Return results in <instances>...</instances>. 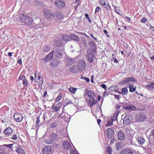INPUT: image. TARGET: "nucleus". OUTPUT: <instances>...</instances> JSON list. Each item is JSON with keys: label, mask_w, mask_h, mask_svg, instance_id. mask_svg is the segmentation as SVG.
<instances>
[{"label": "nucleus", "mask_w": 154, "mask_h": 154, "mask_svg": "<svg viewBox=\"0 0 154 154\" xmlns=\"http://www.w3.org/2000/svg\"><path fill=\"white\" fill-rule=\"evenodd\" d=\"M91 46L87 51V57L89 62L92 63L95 58L94 53H96V47L94 41H91L88 43Z\"/></svg>", "instance_id": "obj_1"}, {"label": "nucleus", "mask_w": 154, "mask_h": 154, "mask_svg": "<svg viewBox=\"0 0 154 154\" xmlns=\"http://www.w3.org/2000/svg\"><path fill=\"white\" fill-rule=\"evenodd\" d=\"M19 20L23 25L27 27H30L33 23L32 18L24 14L20 15Z\"/></svg>", "instance_id": "obj_2"}, {"label": "nucleus", "mask_w": 154, "mask_h": 154, "mask_svg": "<svg viewBox=\"0 0 154 154\" xmlns=\"http://www.w3.org/2000/svg\"><path fill=\"white\" fill-rule=\"evenodd\" d=\"M57 136V134L53 133L49 136L48 139L45 140V141L47 144H51L56 139Z\"/></svg>", "instance_id": "obj_3"}, {"label": "nucleus", "mask_w": 154, "mask_h": 154, "mask_svg": "<svg viewBox=\"0 0 154 154\" xmlns=\"http://www.w3.org/2000/svg\"><path fill=\"white\" fill-rule=\"evenodd\" d=\"M114 130L111 128H108L105 132V136L108 138H111L114 134Z\"/></svg>", "instance_id": "obj_4"}, {"label": "nucleus", "mask_w": 154, "mask_h": 154, "mask_svg": "<svg viewBox=\"0 0 154 154\" xmlns=\"http://www.w3.org/2000/svg\"><path fill=\"white\" fill-rule=\"evenodd\" d=\"M43 11L45 18L48 20H50L53 16V13L50 11L44 9Z\"/></svg>", "instance_id": "obj_5"}, {"label": "nucleus", "mask_w": 154, "mask_h": 154, "mask_svg": "<svg viewBox=\"0 0 154 154\" xmlns=\"http://www.w3.org/2000/svg\"><path fill=\"white\" fill-rule=\"evenodd\" d=\"M64 52V50L61 49V48H57L55 51L54 54L57 58H61L62 55Z\"/></svg>", "instance_id": "obj_6"}, {"label": "nucleus", "mask_w": 154, "mask_h": 154, "mask_svg": "<svg viewBox=\"0 0 154 154\" xmlns=\"http://www.w3.org/2000/svg\"><path fill=\"white\" fill-rule=\"evenodd\" d=\"M88 97V101L91 106H92L97 103V101H96L94 99L95 96L93 95H87Z\"/></svg>", "instance_id": "obj_7"}, {"label": "nucleus", "mask_w": 154, "mask_h": 154, "mask_svg": "<svg viewBox=\"0 0 154 154\" xmlns=\"http://www.w3.org/2000/svg\"><path fill=\"white\" fill-rule=\"evenodd\" d=\"M14 118L16 121L20 122L23 119V116L21 114L18 113H16L14 114Z\"/></svg>", "instance_id": "obj_8"}, {"label": "nucleus", "mask_w": 154, "mask_h": 154, "mask_svg": "<svg viewBox=\"0 0 154 154\" xmlns=\"http://www.w3.org/2000/svg\"><path fill=\"white\" fill-rule=\"evenodd\" d=\"M85 64L84 61L81 60L78 63V69L79 70L82 71L85 68Z\"/></svg>", "instance_id": "obj_9"}, {"label": "nucleus", "mask_w": 154, "mask_h": 154, "mask_svg": "<svg viewBox=\"0 0 154 154\" xmlns=\"http://www.w3.org/2000/svg\"><path fill=\"white\" fill-rule=\"evenodd\" d=\"M51 151V147L50 146L47 145L43 147L42 152L43 154H50Z\"/></svg>", "instance_id": "obj_10"}, {"label": "nucleus", "mask_w": 154, "mask_h": 154, "mask_svg": "<svg viewBox=\"0 0 154 154\" xmlns=\"http://www.w3.org/2000/svg\"><path fill=\"white\" fill-rule=\"evenodd\" d=\"M54 4L56 6L59 8H63L65 5V3L63 2L60 1H55L54 2Z\"/></svg>", "instance_id": "obj_11"}, {"label": "nucleus", "mask_w": 154, "mask_h": 154, "mask_svg": "<svg viewBox=\"0 0 154 154\" xmlns=\"http://www.w3.org/2000/svg\"><path fill=\"white\" fill-rule=\"evenodd\" d=\"M85 93H84V95L85 97L87 95H93L95 96L93 91H91L89 88H86L84 91Z\"/></svg>", "instance_id": "obj_12"}, {"label": "nucleus", "mask_w": 154, "mask_h": 154, "mask_svg": "<svg viewBox=\"0 0 154 154\" xmlns=\"http://www.w3.org/2000/svg\"><path fill=\"white\" fill-rule=\"evenodd\" d=\"M63 146L65 149L67 150L69 149H70L72 147L70 143L67 141L63 142Z\"/></svg>", "instance_id": "obj_13"}, {"label": "nucleus", "mask_w": 154, "mask_h": 154, "mask_svg": "<svg viewBox=\"0 0 154 154\" xmlns=\"http://www.w3.org/2000/svg\"><path fill=\"white\" fill-rule=\"evenodd\" d=\"M117 137L119 140H123L125 137L124 133L122 131H119L117 134Z\"/></svg>", "instance_id": "obj_14"}, {"label": "nucleus", "mask_w": 154, "mask_h": 154, "mask_svg": "<svg viewBox=\"0 0 154 154\" xmlns=\"http://www.w3.org/2000/svg\"><path fill=\"white\" fill-rule=\"evenodd\" d=\"M119 154H133L132 150L128 149H124Z\"/></svg>", "instance_id": "obj_15"}, {"label": "nucleus", "mask_w": 154, "mask_h": 154, "mask_svg": "<svg viewBox=\"0 0 154 154\" xmlns=\"http://www.w3.org/2000/svg\"><path fill=\"white\" fill-rule=\"evenodd\" d=\"M146 119L145 116L143 114H140L136 117L137 119L140 122H142L145 120Z\"/></svg>", "instance_id": "obj_16"}, {"label": "nucleus", "mask_w": 154, "mask_h": 154, "mask_svg": "<svg viewBox=\"0 0 154 154\" xmlns=\"http://www.w3.org/2000/svg\"><path fill=\"white\" fill-rule=\"evenodd\" d=\"M136 142L138 143L140 145H142L144 143L145 140L142 137L139 136L136 137Z\"/></svg>", "instance_id": "obj_17"}, {"label": "nucleus", "mask_w": 154, "mask_h": 154, "mask_svg": "<svg viewBox=\"0 0 154 154\" xmlns=\"http://www.w3.org/2000/svg\"><path fill=\"white\" fill-rule=\"evenodd\" d=\"M18 78L20 80H21L23 81L22 84L24 85V87H26L28 85V82L24 76H20Z\"/></svg>", "instance_id": "obj_18"}, {"label": "nucleus", "mask_w": 154, "mask_h": 154, "mask_svg": "<svg viewBox=\"0 0 154 154\" xmlns=\"http://www.w3.org/2000/svg\"><path fill=\"white\" fill-rule=\"evenodd\" d=\"M124 109L128 110H134L136 109V108L135 106L128 105L126 106H124Z\"/></svg>", "instance_id": "obj_19"}, {"label": "nucleus", "mask_w": 154, "mask_h": 154, "mask_svg": "<svg viewBox=\"0 0 154 154\" xmlns=\"http://www.w3.org/2000/svg\"><path fill=\"white\" fill-rule=\"evenodd\" d=\"M53 51L48 54L45 58V61H48L53 59Z\"/></svg>", "instance_id": "obj_20"}, {"label": "nucleus", "mask_w": 154, "mask_h": 154, "mask_svg": "<svg viewBox=\"0 0 154 154\" xmlns=\"http://www.w3.org/2000/svg\"><path fill=\"white\" fill-rule=\"evenodd\" d=\"M34 80L36 82H38V80H41L40 82H41V83H43V78H41L40 76L39 75L37 74L36 73H35L34 74Z\"/></svg>", "instance_id": "obj_21"}, {"label": "nucleus", "mask_w": 154, "mask_h": 154, "mask_svg": "<svg viewBox=\"0 0 154 154\" xmlns=\"http://www.w3.org/2000/svg\"><path fill=\"white\" fill-rule=\"evenodd\" d=\"M146 87L148 90H151L154 88V82H150L147 85H146Z\"/></svg>", "instance_id": "obj_22"}, {"label": "nucleus", "mask_w": 154, "mask_h": 154, "mask_svg": "<svg viewBox=\"0 0 154 154\" xmlns=\"http://www.w3.org/2000/svg\"><path fill=\"white\" fill-rule=\"evenodd\" d=\"M15 150L18 154H25L24 150L20 147H17Z\"/></svg>", "instance_id": "obj_23"}, {"label": "nucleus", "mask_w": 154, "mask_h": 154, "mask_svg": "<svg viewBox=\"0 0 154 154\" xmlns=\"http://www.w3.org/2000/svg\"><path fill=\"white\" fill-rule=\"evenodd\" d=\"M60 63L59 61L58 60L54 59L53 61L51 62L50 63L51 65L53 67H55Z\"/></svg>", "instance_id": "obj_24"}, {"label": "nucleus", "mask_w": 154, "mask_h": 154, "mask_svg": "<svg viewBox=\"0 0 154 154\" xmlns=\"http://www.w3.org/2000/svg\"><path fill=\"white\" fill-rule=\"evenodd\" d=\"M12 132V129L9 127L7 128L4 131V133L7 135L11 134Z\"/></svg>", "instance_id": "obj_25"}, {"label": "nucleus", "mask_w": 154, "mask_h": 154, "mask_svg": "<svg viewBox=\"0 0 154 154\" xmlns=\"http://www.w3.org/2000/svg\"><path fill=\"white\" fill-rule=\"evenodd\" d=\"M131 116L129 115L126 116L123 120V123L127 124L130 122V118Z\"/></svg>", "instance_id": "obj_26"}, {"label": "nucleus", "mask_w": 154, "mask_h": 154, "mask_svg": "<svg viewBox=\"0 0 154 154\" xmlns=\"http://www.w3.org/2000/svg\"><path fill=\"white\" fill-rule=\"evenodd\" d=\"M123 144L122 142H116V149H118L120 148H122L123 147Z\"/></svg>", "instance_id": "obj_27"}, {"label": "nucleus", "mask_w": 154, "mask_h": 154, "mask_svg": "<svg viewBox=\"0 0 154 154\" xmlns=\"http://www.w3.org/2000/svg\"><path fill=\"white\" fill-rule=\"evenodd\" d=\"M63 42L60 39H57L55 42V45L57 46H61L63 45Z\"/></svg>", "instance_id": "obj_28"}, {"label": "nucleus", "mask_w": 154, "mask_h": 154, "mask_svg": "<svg viewBox=\"0 0 154 154\" xmlns=\"http://www.w3.org/2000/svg\"><path fill=\"white\" fill-rule=\"evenodd\" d=\"M69 38H70V40L72 39L75 41H78L79 39V38L78 36L74 35H69Z\"/></svg>", "instance_id": "obj_29"}, {"label": "nucleus", "mask_w": 154, "mask_h": 154, "mask_svg": "<svg viewBox=\"0 0 154 154\" xmlns=\"http://www.w3.org/2000/svg\"><path fill=\"white\" fill-rule=\"evenodd\" d=\"M70 72L72 73H75L78 70L76 66L74 65L70 67Z\"/></svg>", "instance_id": "obj_30"}, {"label": "nucleus", "mask_w": 154, "mask_h": 154, "mask_svg": "<svg viewBox=\"0 0 154 154\" xmlns=\"http://www.w3.org/2000/svg\"><path fill=\"white\" fill-rule=\"evenodd\" d=\"M73 60L70 58H68L67 60L66 65L67 66L71 65L73 63Z\"/></svg>", "instance_id": "obj_31"}, {"label": "nucleus", "mask_w": 154, "mask_h": 154, "mask_svg": "<svg viewBox=\"0 0 154 154\" xmlns=\"http://www.w3.org/2000/svg\"><path fill=\"white\" fill-rule=\"evenodd\" d=\"M127 79L128 82H132L136 83L137 82V81L134 77L127 78Z\"/></svg>", "instance_id": "obj_32"}, {"label": "nucleus", "mask_w": 154, "mask_h": 154, "mask_svg": "<svg viewBox=\"0 0 154 154\" xmlns=\"http://www.w3.org/2000/svg\"><path fill=\"white\" fill-rule=\"evenodd\" d=\"M63 96L62 94L61 93H59L58 96L57 97V98L55 99V102H57L60 101Z\"/></svg>", "instance_id": "obj_33"}, {"label": "nucleus", "mask_w": 154, "mask_h": 154, "mask_svg": "<svg viewBox=\"0 0 154 154\" xmlns=\"http://www.w3.org/2000/svg\"><path fill=\"white\" fill-rule=\"evenodd\" d=\"M56 15L57 19H59L60 20H61L63 17V15L61 13H57L56 14Z\"/></svg>", "instance_id": "obj_34"}, {"label": "nucleus", "mask_w": 154, "mask_h": 154, "mask_svg": "<svg viewBox=\"0 0 154 154\" xmlns=\"http://www.w3.org/2000/svg\"><path fill=\"white\" fill-rule=\"evenodd\" d=\"M77 88L71 87L69 88V90L72 94H74L76 92Z\"/></svg>", "instance_id": "obj_35"}, {"label": "nucleus", "mask_w": 154, "mask_h": 154, "mask_svg": "<svg viewBox=\"0 0 154 154\" xmlns=\"http://www.w3.org/2000/svg\"><path fill=\"white\" fill-rule=\"evenodd\" d=\"M112 150L110 147L109 146L107 147L106 150L105 152V154H112Z\"/></svg>", "instance_id": "obj_36"}, {"label": "nucleus", "mask_w": 154, "mask_h": 154, "mask_svg": "<svg viewBox=\"0 0 154 154\" xmlns=\"http://www.w3.org/2000/svg\"><path fill=\"white\" fill-rule=\"evenodd\" d=\"M63 40L65 41L70 40V38H69V36H68V35H64L63 36Z\"/></svg>", "instance_id": "obj_37"}, {"label": "nucleus", "mask_w": 154, "mask_h": 154, "mask_svg": "<svg viewBox=\"0 0 154 154\" xmlns=\"http://www.w3.org/2000/svg\"><path fill=\"white\" fill-rule=\"evenodd\" d=\"M128 92V90L126 88H123L122 90V93L124 95L127 94Z\"/></svg>", "instance_id": "obj_38"}, {"label": "nucleus", "mask_w": 154, "mask_h": 154, "mask_svg": "<svg viewBox=\"0 0 154 154\" xmlns=\"http://www.w3.org/2000/svg\"><path fill=\"white\" fill-rule=\"evenodd\" d=\"M51 109L53 110L56 112H57L59 109H60L58 107L56 106L54 104L52 105L51 107Z\"/></svg>", "instance_id": "obj_39"}, {"label": "nucleus", "mask_w": 154, "mask_h": 154, "mask_svg": "<svg viewBox=\"0 0 154 154\" xmlns=\"http://www.w3.org/2000/svg\"><path fill=\"white\" fill-rule=\"evenodd\" d=\"M113 120L112 119H111L110 120L108 121L107 122V123L105 125L106 127H108L110 125L112 124Z\"/></svg>", "instance_id": "obj_40"}, {"label": "nucleus", "mask_w": 154, "mask_h": 154, "mask_svg": "<svg viewBox=\"0 0 154 154\" xmlns=\"http://www.w3.org/2000/svg\"><path fill=\"white\" fill-rule=\"evenodd\" d=\"M68 116H69L67 114L66 115H65L63 116L62 118L65 120V121L68 122V121H69V119L68 117Z\"/></svg>", "instance_id": "obj_41"}, {"label": "nucleus", "mask_w": 154, "mask_h": 154, "mask_svg": "<svg viewBox=\"0 0 154 154\" xmlns=\"http://www.w3.org/2000/svg\"><path fill=\"white\" fill-rule=\"evenodd\" d=\"M136 90V88L133 87V85H131L129 87V90L131 92H133Z\"/></svg>", "instance_id": "obj_42"}, {"label": "nucleus", "mask_w": 154, "mask_h": 154, "mask_svg": "<svg viewBox=\"0 0 154 154\" xmlns=\"http://www.w3.org/2000/svg\"><path fill=\"white\" fill-rule=\"evenodd\" d=\"M50 50L49 47L47 46H45L44 48L43 51L44 52H47Z\"/></svg>", "instance_id": "obj_43"}, {"label": "nucleus", "mask_w": 154, "mask_h": 154, "mask_svg": "<svg viewBox=\"0 0 154 154\" xmlns=\"http://www.w3.org/2000/svg\"><path fill=\"white\" fill-rule=\"evenodd\" d=\"M128 83V82L127 78L125 79L124 80H122L120 82V83L122 85H124Z\"/></svg>", "instance_id": "obj_44"}, {"label": "nucleus", "mask_w": 154, "mask_h": 154, "mask_svg": "<svg viewBox=\"0 0 154 154\" xmlns=\"http://www.w3.org/2000/svg\"><path fill=\"white\" fill-rule=\"evenodd\" d=\"M85 18L87 19L88 21H89V22L91 23V20L90 18L89 17L88 15L87 14H85Z\"/></svg>", "instance_id": "obj_45"}, {"label": "nucleus", "mask_w": 154, "mask_h": 154, "mask_svg": "<svg viewBox=\"0 0 154 154\" xmlns=\"http://www.w3.org/2000/svg\"><path fill=\"white\" fill-rule=\"evenodd\" d=\"M103 6L106 10H109L110 8V5L108 3L107 4H106L105 5Z\"/></svg>", "instance_id": "obj_46"}, {"label": "nucleus", "mask_w": 154, "mask_h": 154, "mask_svg": "<svg viewBox=\"0 0 154 154\" xmlns=\"http://www.w3.org/2000/svg\"><path fill=\"white\" fill-rule=\"evenodd\" d=\"M70 154H77L75 151L72 149H70Z\"/></svg>", "instance_id": "obj_47"}, {"label": "nucleus", "mask_w": 154, "mask_h": 154, "mask_svg": "<svg viewBox=\"0 0 154 154\" xmlns=\"http://www.w3.org/2000/svg\"><path fill=\"white\" fill-rule=\"evenodd\" d=\"M147 20V19L145 17L143 18L141 20V21L142 23H146Z\"/></svg>", "instance_id": "obj_48"}, {"label": "nucleus", "mask_w": 154, "mask_h": 154, "mask_svg": "<svg viewBox=\"0 0 154 154\" xmlns=\"http://www.w3.org/2000/svg\"><path fill=\"white\" fill-rule=\"evenodd\" d=\"M81 78L84 79L85 80H86L87 82H89V81H90V80H89V79L87 77L82 76L81 77Z\"/></svg>", "instance_id": "obj_49"}, {"label": "nucleus", "mask_w": 154, "mask_h": 154, "mask_svg": "<svg viewBox=\"0 0 154 154\" xmlns=\"http://www.w3.org/2000/svg\"><path fill=\"white\" fill-rule=\"evenodd\" d=\"M90 35L91 37L94 39L96 42L98 41L97 38L94 37L93 35L92 34L90 33Z\"/></svg>", "instance_id": "obj_50"}, {"label": "nucleus", "mask_w": 154, "mask_h": 154, "mask_svg": "<svg viewBox=\"0 0 154 154\" xmlns=\"http://www.w3.org/2000/svg\"><path fill=\"white\" fill-rule=\"evenodd\" d=\"M13 144H6L4 146L9 147L10 148H11L13 146Z\"/></svg>", "instance_id": "obj_51"}, {"label": "nucleus", "mask_w": 154, "mask_h": 154, "mask_svg": "<svg viewBox=\"0 0 154 154\" xmlns=\"http://www.w3.org/2000/svg\"><path fill=\"white\" fill-rule=\"evenodd\" d=\"M152 136L154 138V129L151 132V134L149 136L150 138H152Z\"/></svg>", "instance_id": "obj_52"}, {"label": "nucleus", "mask_w": 154, "mask_h": 154, "mask_svg": "<svg viewBox=\"0 0 154 154\" xmlns=\"http://www.w3.org/2000/svg\"><path fill=\"white\" fill-rule=\"evenodd\" d=\"M112 60H113L114 62L116 63H118V62L117 59L115 57H113L112 59Z\"/></svg>", "instance_id": "obj_53"}, {"label": "nucleus", "mask_w": 154, "mask_h": 154, "mask_svg": "<svg viewBox=\"0 0 154 154\" xmlns=\"http://www.w3.org/2000/svg\"><path fill=\"white\" fill-rule=\"evenodd\" d=\"M100 10V8L99 7H97L95 9V13H97L98 11H99Z\"/></svg>", "instance_id": "obj_54"}, {"label": "nucleus", "mask_w": 154, "mask_h": 154, "mask_svg": "<svg viewBox=\"0 0 154 154\" xmlns=\"http://www.w3.org/2000/svg\"><path fill=\"white\" fill-rule=\"evenodd\" d=\"M56 126H57V125H56V123H52L51 125V127L52 128H54L56 127Z\"/></svg>", "instance_id": "obj_55"}, {"label": "nucleus", "mask_w": 154, "mask_h": 154, "mask_svg": "<svg viewBox=\"0 0 154 154\" xmlns=\"http://www.w3.org/2000/svg\"><path fill=\"white\" fill-rule=\"evenodd\" d=\"M12 139L13 140H16L17 139V137L16 135H13L12 136Z\"/></svg>", "instance_id": "obj_56"}, {"label": "nucleus", "mask_w": 154, "mask_h": 154, "mask_svg": "<svg viewBox=\"0 0 154 154\" xmlns=\"http://www.w3.org/2000/svg\"><path fill=\"white\" fill-rule=\"evenodd\" d=\"M101 4L103 5V6H104L105 5L106 2H105L104 0H101L100 2Z\"/></svg>", "instance_id": "obj_57"}, {"label": "nucleus", "mask_w": 154, "mask_h": 154, "mask_svg": "<svg viewBox=\"0 0 154 154\" xmlns=\"http://www.w3.org/2000/svg\"><path fill=\"white\" fill-rule=\"evenodd\" d=\"M101 86L104 89H106V85L104 84H102Z\"/></svg>", "instance_id": "obj_58"}, {"label": "nucleus", "mask_w": 154, "mask_h": 154, "mask_svg": "<svg viewBox=\"0 0 154 154\" xmlns=\"http://www.w3.org/2000/svg\"><path fill=\"white\" fill-rule=\"evenodd\" d=\"M57 107H58L59 108V109H60V108L61 106V103L60 102L58 103H57Z\"/></svg>", "instance_id": "obj_59"}, {"label": "nucleus", "mask_w": 154, "mask_h": 154, "mask_svg": "<svg viewBox=\"0 0 154 154\" xmlns=\"http://www.w3.org/2000/svg\"><path fill=\"white\" fill-rule=\"evenodd\" d=\"M114 9H115V11H116V12L117 13H119V12H118V11H119V7H115L114 8Z\"/></svg>", "instance_id": "obj_60"}, {"label": "nucleus", "mask_w": 154, "mask_h": 154, "mask_svg": "<svg viewBox=\"0 0 154 154\" xmlns=\"http://www.w3.org/2000/svg\"><path fill=\"white\" fill-rule=\"evenodd\" d=\"M150 29L153 31L154 33H153V35L154 36V27L152 26H150Z\"/></svg>", "instance_id": "obj_61"}, {"label": "nucleus", "mask_w": 154, "mask_h": 154, "mask_svg": "<svg viewBox=\"0 0 154 154\" xmlns=\"http://www.w3.org/2000/svg\"><path fill=\"white\" fill-rule=\"evenodd\" d=\"M115 141V139H112L111 140V141H110V143H111V144H112V143H114V141Z\"/></svg>", "instance_id": "obj_62"}, {"label": "nucleus", "mask_w": 154, "mask_h": 154, "mask_svg": "<svg viewBox=\"0 0 154 154\" xmlns=\"http://www.w3.org/2000/svg\"><path fill=\"white\" fill-rule=\"evenodd\" d=\"M8 55L9 57H11L12 56V53L11 52H9L8 53Z\"/></svg>", "instance_id": "obj_63"}, {"label": "nucleus", "mask_w": 154, "mask_h": 154, "mask_svg": "<svg viewBox=\"0 0 154 154\" xmlns=\"http://www.w3.org/2000/svg\"><path fill=\"white\" fill-rule=\"evenodd\" d=\"M17 62L20 64H22V60H18Z\"/></svg>", "instance_id": "obj_64"}]
</instances>
